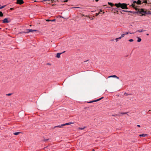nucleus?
I'll return each mask as SVG.
<instances>
[{"label": "nucleus", "instance_id": "1", "mask_svg": "<svg viewBox=\"0 0 151 151\" xmlns=\"http://www.w3.org/2000/svg\"><path fill=\"white\" fill-rule=\"evenodd\" d=\"M115 5L117 7H121L123 9H128L127 7V4H126L119 3L118 4H116Z\"/></svg>", "mask_w": 151, "mask_h": 151}, {"label": "nucleus", "instance_id": "2", "mask_svg": "<svg viewBox=\"0 0 151 151\" xmlns=\"http://www.w3.org/2000/svg\"><path fill=\"white\" fill-rule=\"evenodd\" d=\"M138 12L140 14H141L142 16L145 15L146 14H151L150 11H146V9H140L138 11Z\"/></svg>", "mask_w": 151, "mask_h": 151}, {"label": "nucleus", "instance_id": "3", "mask_svg": "<svg viewBox=\"0 0 151 151\" xmlns=\"http://www.w3.org/2000/svg\"><path fill=\"white\" fill-rule=\"evenodd\" d=\"M17 3L18 4H21L24 3V1L23 0H17Z\"/></svg>", "mask_w": 151, "mask_h": 151}, {"label": "nucleus", "instance_id": "4", "mask_svg": "<svg viewBox=\"0 0 151 151\" xmlns=\"http://www.w3.org/2000/svg\"><path fill=\"white\" fill-rule=\"evenodd\" d=\"M27 33L29 32H36L37 31L36 30H32V29H27Z\"/></svg>", "mask_w": 151, "mask_h": 151}, {"label": "nucleus", "instance_id": "5", "mask_svg": "<svg viewBox=\"0 0 151 151\" xmlns=\"http://www.w3.org/2000/svg\"><path fill=\"white\" fill-rule=\"evenodd\" d=\"M9 22V21H8V19L7 18H5L4 19L2 22L4 23H8Z\"/></svg>", "mask_w": 151, "mask_h": 151}, {"label": "nucleus", "instance_id": "6", "mask_svg": "<svg viewBox=\"0 0 151 151\" xmlns=\"http://www.w3.org/2000/svg\"><path fill=\"white\" fill-rule=\"evenodd\" d=\"M136 3H137V1H134L133 2V3L132 4V5H131V6L133 7V8H135V9L136 10H137V9L135 8V5H134V4Z\"/></svg>", "mask_w": 151, "mask_h": 151}, {"label": "nucleus", "instance_id": "7", "mask_svg": "<svg viewBox=\"0 0 151 151\" xmlns=\"http://www.w3.org/2000/svg\"><path fill=\"white\" fill-rule=\"evenodd\" d=\"M73 123H74L73 122H68V123H65V124H62V126H65V125H70V124H73Z\"/></svg>", "mask_w": 151, "mask_h": 151}, {"label": "nucleus", "instance_id": "8", "mask_svg": "<svg viewBox=\"0 0 151 151\" xmlns=\"http://www.w3.org/2000/svg\"><path fill=\"white\" fill-rule=\"evenodd\" d=\"M147 135V134H142L139 135V136L140 137H145Z\"/></svg>", "mask_w": 151, "mask_h": 151}, {"label": "nucleus", "instance_id": "9", "mask_svg": "<svg viewBox=\"0 0 151 151\" xmlns=\"http://www.w3.org/2000/svg\"><path fill=\"white\" fill-rule=\"evenodd\" d=\"M64 52H63V53ZM62 53H57L56 55V57L58 58H60V55L62 54Z\"/></svg>", "mask_w": 151, "mask_h": 151}, {"label": "nucleus", "instance_id": "10", "mask_svg": "<svg viewBox=\"0 0 151 151\" xmlns=\"http://www.w3.org/2000/svg\"><path fill=\"white\" fill-rule=\"evenodd\" d=\"M141 1H140V0H138V1H137V4H141Z\"/></svg>", "mask_w": 151, "mask_h": 151}, {"label": "nucleus", "instance_id": "11", "mask_svg": "<svg viewBox=\"0 0 151 151\" xmlns=\"http://www.w3.org/2000/svg\"><path fill=\"white\" fill-rule=\"evenodd\" d=\"M137 41L138 42H140L141 41V39L139 37H137Z\"/></svg>", "mask_w": 151, "mask_h": 151}, {"label": "nucleus", "instance_id": "12", "mask_svg": "<svg viewBox=\"0 0 151 151\" xmlns=\"http://www.w3.org/2000/svg\"><path fill=\"white\" fill-rule=\"evenodd\" d=\"M21 133V132H14V133L13 134L15 135H17Z\"/></svg>", "mask_w": 151, "mask_h": 151}, {"label": "nucleus", "instance_id": "13", "mask_svg": "<svg viewBox=\"0 0 151 151\" xmlns=\"http://www.w3.org/2000/svg\"><path fill=\"white\" fill-rule=\"evenodd\" d=\"M62 124L61 125H59L58 126H55V127H59V128H61L62 127V126H62Z\"/></svg>", "mask_w": 151, "mask_h": 151}, {"label": "nucleus", "instance_id": "14", "mask_svg": "<svg viewBox=\"0 0 151 151\" xmlns=\"http://www.w3.org/2000/svg\"><path fill=\"white\" fill-rule=\"evenodd\" d=\"M145 31L143 29H141V30H139L137 31V32H142L143 31Z\"/></svg>", "mask_w": 151, "mask_h": 151}, {"label": "nucleus", "instance_id": "15", "mask_svg": "<svg viewBox=\"0 0 151 151\" xmlns=\"http://www.w3.org/2000/svg\"><path fill=\"white\" fill-rule=\"evenodd\" d=\"M113 78H116L117 79H119V78L116 75H113Z\"/></svg>", "mask_w": 151, "mask_h": 151}, {"label": "nucleus", "instance_id": "16", "mask_svg": "<svg viewBox=\"0 0 151 151\" xmlns=\"http://www.w3.org/2000/svg\"><path fill=\"white\" fill-rule=\"evenodd\" d=\"M6 6V5H5L2 6H0V9H2L4 8V7H5Z\"/></svg>", "mask_w": 151, "mask_h": 151}, {"label": "nucleus", "instance_id": "17", "mask_svg": "<svg viewBox=\"0 0 151 151\" xmlns=\"http://www.w3.org/2000/svg\"><path fill=\"white\" fill-rule=\"evenodd\" d=\"M3 14L1 12H0V17H3Z\"/></svg>", "mask_w": 151, "mask_h": 151}, {"label": "nucleus", "instance_id": "18", "mask_svg": "<svg viewBox=\"0 0 151 151\" xmlns=\"http://www.w3.org/2000/svg\"><path fill=\"white\" fill-rule=\"evenodd\" d=\"M108 4L111 6H112L113 5V4L112 3L108 2Z\"/></svg>", "mask_w": 151, "mask_h": 151}, {"label": "nucleus", "instance_id": "19", "mask_svg": "<svg viewBox=\"0 0 151 151\" xmlns=\"http://www.w3.org/2000/svg\"><path fill=\"white\" fill-rule=\"evenodd\" d=\"M103 98H104L103 97H101V98H99V99H96V101H98L101 100L102 99H103Z\"/></svg>", "mask_w": 151, "mask_h": 151}, {"label": "nucleus", "instance_id": "20", "mask_svg": "<svg viewBox=\"0 0 151 151\" xmlns=\"http://www.w3.org/2000/svg\"><path fill=\"white\" fill-rule=\"evenodd\" d=\"M145 0V1H143L142 2V3H146V4H147V1H146V0Z\"/></svg>", "mask_w": 151, "mask_h": 151}, {"label": "nucleus", "instance_id": "21", "mask_svg": "<svg viewBox=\"0 0 151 151\" xmlns=\"http://www.w3.org/2000/svg\"><path fill=\"white\" fill-rule=\"evenodd\" d=\"M129 41L130 42H132L133 41V40L132 39H131L129 40Z\"/></svg>", "mask_w": 151, "mask_h": 151}, {"label": "nucleus", "instance_id": "22", "mask_svg": "<svg viewBox=\"0 0 151 151\" xmlns=\"http://www.w3.org/2000/svg\"><path fill=\"white\" fill-rule=\"evenodd\" d=\"M19 33H27V32H20Z\"/></svg>", "mask_w": 151, "mask_h": 151}, {"label": "nucleus", "instance_id": "23", "mask_svg": "<svg viewBox=\"0 0 151 151\" xmlns=\"http://www.w3.org/2000/svg\"><path fill=\"white\" fill-rule=\"evenodd\" d=\"M12 94V93H8V94H6V96H10Z\"/></svg>", "mask_w": 151, "mask_h": 151}, {"label": "nucleus", "instance_id": "24", "mask_svg": "<svg viewBox=\"0 0 151 151\" xmlns=\"http://www.w3.org/2000/svg\"><path fill=\"white\" fill-rule=\"evenodd\" d=\"M124 35H125L124 34H122V35H121V37H124Z\"/></svg>", "mask_w": 151, "mask_h": 151}, {"label": "nucleus", "instance_id": "25", "mask_svg": "<svg viewBox=\"0 0 151 151\" xmlns=\"http://www.w3.org/2000/svg\"><path fill=\"white\" fill-rule=\"evenodd\" d=\"M129 32H127L124 33L125 35H128L129 34Z\"/></svg>", "mask_w": 151, "mask_h": 151}, {"label": "nucleus", "instance_id": "26", "mask_svg": "<svg viewBox=\"0 0 151 151\" xmlns=\"http://www.w3.org/2000/svg\"><path fill=\"white\" fill-rule=\"evenodd\" d=\"M122 11L123 12H129V11L124 10H122ZM129 12H130V11H129Z\"/></svg>", "mask_w": 151, "mask_h": 151}, {"label": "nucleus", "instance_id": "27", "mask_svg": "<svg viewBox=\"0 0 151 151\" xmlns=\"http://www.w3.org/2000/svg\"><path fill=\"white\" fill-rule=\"evenodd\" d=\"M84 128H85V127H84L83 128H79V129H81V130H82V129H83Z\"/></svg>", "mask_w": 151, "mask_h": 151}, {"label": "nucleus", "instance_id": "28", "mask_svg": "<svg viewBox=\"0 0 151 151\" xmlns=\"http://www.w3.org/2000/svg\"><path fill=\"white\" fill-rule=\"evenodd\" d=\"M99 14H100V12H99V13H96V16H97Z\"/></svg>", "mask_w": 151, "mask_h": 151}, {"label": "nucleus", "instance_id": "29", "mask_svg": "<svg viewBox=\"0 0 151 151\" xmlns=\"http://www.w3.org/2000/svg\"><path fill=\"white\" fill-rule=\"evenodd\" d=\"M111 77H112V78L113 77V75L111 76H110L108 77V78H111Z\"/></svg>", "mask_w": 151, "mask_h": 151}, {"label": "nucleus", "instance_id": "30", "mask_svg": "<svg viewBox=\"0 0 151 151\" xmlns=\"http://www.w3.org/2000/svg\"><path fill=\"white\" fill-rule=\"evenodd\" d=\"M55 19H53L52 20H51V22H54V21H55Z\"/></svg>", "mask_w": 151, "mask_h": 151}, {"label": "nucleus", "instance_id": "31", "mask_svg": "<svg viewBox=\"0 0 151 151\" xmlns=\"http://www.w3.org/2000/svg\"><path fill=\"white\" fill-rule=\"evenodd\" d=\"M68 0H65V1H64V2H67Z\"/></svg>", "mask_w": 151, "mask_h": 151}, {"label": "nucleus", "instance_id": "32", "mask_svg": "<svg viewBox=\"0 0 151 151\" xmlns=\"http://www.w3.org/2000/svg\"><path fill=\"white\" fill-rule=\"evenodd\" d=\"M46 21H48H48H51V20H49V19H46Z\"/></svg>", "mask_w": 151, "mask_h": 151}, {"label": "nucleus", "instance_id": "33", "mask_svg": "<svg viewBox=\"0 0 151 151\" xmlns=\"http://www.w3.org/2000/svg\"><path fill=\"white\" fill-rule=\"evenodd\" d=\"M122 37H119L118 38H117L118 39H120Z\"/></svg>", "mask_w": 151, "mask_h": 151}, {"label": "nucleus", "instance_id": "34", "mask_svg": "<svg viewBox=\"0 0 151 151\" xmlns=\"http://www.w3.org/2000/svg\"><path fill=\"white\" fill-rule=\"evenodd\" d=\"M116 42H117L118 41V39L117 38L115 39Z\"/></svg>", "mask_w": 151, "mask_h": 151}, {"label": "nucleus", "instance_id": "35", "mask_svg": "<svg viewBox=\"0 0 151 151\" xmlns=\"http://www.w3.org/2000/svg\"><path fill=\"white\" fill-rule=\"evenodd\" d=\"M73 8H79V7H73Z\"/></svg>", "mask_w": 151, "mask_h": 151}, {"label": "nucleus", "instance_id": "36", "mask_svg": "<svg viewBox=\"0 0 151 151\" xmlns=\"http://www.w3.org/2000/svg\"><path fill=\"white\" fill-rule=\"evenodd\" d=\"M93 102H96V101H96V100H93Z\"/></svg>", "mask_w": 151, "mask_h": 151}, {"label": "nucleus", "instance_id": "37", "mask_svg": "<svg viewBox=\"0 0 151 151\" xmlns=\"http://www.w3.org/2000/svg\"><path fill=\"white\" fill-rule=\"evenodd\" d=\"M137 127H140V126L139 125V124L137 125Z\"/></svg>", "mask_w": 151, "mask_h": 151}, {"label": "nucleus", "instance_id": "38", "mask_svg": "<svg viewBox=\"0 0 151 151\" xmlns=\"http://www.w3.org/2000/svg\"><path fill=\"white\" fill-rule=\"evenodd\" d=\"M92 102H93V101H90V102H89V103H91Z\"/></svg>", "mask_w": 151, "mask_h": 151}, {"label": "nucleus", "instance_id": "39", "mask_svg": "<svg viewBox=\"0 0 151 151\" xmlns=\"http://www.w3.org/2000/svg\"><path fill=\"white\" fill-rule=\"evenodd\" d=\"M10 9L11 10H12L13 9V8H11Z\"/></svg>", "mask_w": 151, "mask_h": 151}, {"label": "nucleus", "instance_id": "40", "mask_svg": "<svg viewBox=\"0 0 151 151\" xmlns=\"http://www.w3.org/2000/svg\"><path fill=\"white\" fill-rule=\"evenodd\" d=\"M129 33H130V34H133V33H131V32H129Z\"/></svg>", "mask_w": 151, "mask_h": 151}, {"label": "nucleus", "instance_id": "41", "mask_svg": "<svg viewBox=\"0 0 151 151\" xmlns=\"http://www.w3.org/2000/svg\"><path fill=\"white\" fill-rule=\"evenodd\" d=\"M99 0H95V1L96 2L98 1Z\"/></svg>", "mask_w": 151, "mask_h": 151}, {"label": "nucleus", "instance_id": "42", "mask_svg": "<svg viewBox=\"0 0 151 151\" xmlns=\"http://www.w3.org/2000/svg\"><path fill=\"white\" fill-rule=\"evenodd\" d=\"M100 12H102V10H100Z\"/></svg>", "mask_w": 151, "mask_h": 151}, {"label": "nucleus", "instance_id": "43", "mask_svg": "<svg viewBox=\"0 0 151 151\" xmlns=\"http://www.w3.org/2000/svg\"><path fill=\"white\" fill-rule=\"evenodd\" d=\"M146 35H149V34H146Z\"/></svg>", "mask_w": 151, "mask_h": 151}, {"label": "nucleus", "instance_id": "44", "mask_svg": "<svg viewBox=\"0 0 151 151\" xmlns=\"http://www.w3.org/2000/svg\"><path fill=\"white\" fill-rule=\"evenodd\" d=\"M34 2H36V1L35 0V1Z\"/></svg>", "mask_w": 151, "mask_h": 151}, {"label": "nucleus", "instance_id": "45", "mask_svg": "<svg viewBox=\"0 0 151 151\" xmlns=\"http://www.w3.org/2000/svg\"><path fill=\"white\" fill-rule=\"evenodd\" d=\"M47 140H45V141H46Z\"/></svg>", "mask_w": 151, "mask_h": 151}, {"label": "nucleus", "instance_id": "46", "mask_svg": "<svg viewBox=\"0 0 151 151\" xmlns=\"http://www.w3.org/2000/svg\"><path fill=\"white\" fill-rule=\"evenodd\" d=\"M124 114H126V113H124Z\"/></svg>", "mask_w": 151, "mask_h": 151}]
</instances>
